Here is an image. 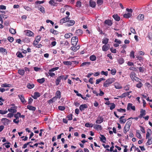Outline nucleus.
Here are the masks:
<instances>
[{"label": "nucleus", "mask_w": 152, "mask_h": 152, "mask_svg": "<svg viewBox=\"0 0 152 152\" xmlns=\"http://www.w3.org/2000/svg\"><path fill=\"white\" fill-rule=\"evenodd\" d=\"M115 78L113 77L108 79L104 83L103 86L105 87H108L110 84L113 83L115 81Z\"/></svg>", "instance_id": "f257e3e1"}, {"label": "nucleus", "mask_w": 152, "mask_h": 152, "mask_svg": "<svg viewBox=\"0 0 152 152\" xmlns=\"http://www.w3.org/2000/svg\"><path fill=\"white\" fill-rule=\"evenodd\" d=\"M78 37L76 36L73 37L71 39V43L72 45L76 46L78 42Z\"/></svg>", "instance_id": "f03ea898"}, {"label": "nucleus", "mask_w": 152, "mask_h": 152, "mask_svg": "<svg viewBox=\"0 0 152 152\" xmlns=\"http://www.w3.org/2000/svg\"><path fill=\"white\" fill-rule=\"evenodd\" d=\"M41 37L40 35H38L35 38V40L34 42L33 45L34 46H35L38 44L40 40Z\"/></svg>", "instance_id": "7ed1b4c3"}, {"label": "nucleus", "mask_w": 152, "mask_h": 152, "mask_svg": "<svg viewBox=\"0 0 152 152\" xmlns=\"http://www.w3.org/2000/svg\"><path fill=\"white\" fill-rule=\"evenodd\" d=\"M70 19V18L68 17V16H67L65 18L61 19L60 20V23L61 24H62L65 23L67 22Z\"/></svg>", "instance_id": "20e7f679"}, {"label": "nucleus", "mask_w": 152, "mask_h": 152, "mask_svg": "<svg viewBox=\"0 0 152 152\" xmlns=\"http://www.w3.org/2000/svg\"><path fill=\"white\" fill-rule=\"evenodd\" d=\"M26 35L29 37H33L34 33L31 31L27 30L24 31Z\"/></svg>", "instance_id": "39448f33"}, {"label": "nucleus", "mask_w": 152, "mask_h": 152, "mask_svg": "<svg viewBox=\"0 0 152 152\" xmlns=\"http://www.w3.org/2000/svg\"><path fill=\"white\" fill-rule=\"evenodd\" d=\"M61 44L62 46L64 48L68 47L69 45V44L67 41H61Z\"/></svg>", "instance_id": "423d86ee"}, {"label": "nucleus", "mask_w": 152, "mask_h": 152, "mask_svg": "<svg viewBox=\"0 0 152 152\" xmlns=\"http://www.w3.org/2000/svg\"><path fill=\"white\" fill-rule=\"evenodd\" d=\"M1 120L3 122V124L6 126L7 125L11 122L10 121L5 118H2Z\"/></svg>", "instance_id": "0eeeda50"}, {"label": "nucleus", "mask_w": 152, "mask_h": 152, "mask_svg": "<svg viewBox=\"0 0 152 152\" xmlns=\"http://www.w3.org/2000/svg\"><path fill=\"white\" fill-rule=\"evenodd\" d=\"M130 109L134 111L135 110V107L134 106H133L132 103H129L127 104V110H129Z\"/></svg>", "instance_id": "6e6552de"}, {"label": "nucleus", "mask_w": 152, "mask_h": 152, "mask_svg": "<svg viewBox=\"0 0 152 152\" xmlns=\"http://www.w3.org/2000/svg\"><path fill=\"white\" fill-rule=\"evenodd\" d=\"M75 23V21L73 20H69L67 21V23L66 24V26H70L74 25Z\"/></svg>", "instance_id": "1a4fd4ad"}, {"label": "nucleus", "mask_w": 152, "mask_h": 152, "mask_svg": "<svg viewBox=\"0 0 152 152\" xmlns=\"http://www.w3.org/2000/svg\"><path fill=\"white\" fill-rule=\"evenodd\" d=\"M17 107L14 106L13 107H11L10 108L8 109V111L12 113H15L16 112Z\"/></svg>", "instance_id": "9d476101"}, {"label": "nucleus", "mask_w": 152, "mask_h": 152, "mask_svg": "<svg viewBox=\"0 0 152 152\" xmlns=\"http://www.w3.org/2000/svg\"><path fill=\"white\" fill-rule=\"evenodd\" d=\"M103 118L101 116H99L97 120L96 121V123L98 124H100L103 122Z\"/></svg>", "instance_id": "9b49d317"}, {"label": "nucleus", "mask_w": 152, "mask_h": 152, "mask_svg": "<svg viewBox=\"0 0 152 152\" xmlns=\"http://www.w3.org/2000/svg\"><path fill=\"white\" fill-rule=\"evenodd\" d=\"M110 48L109 44H105L102 47V50L103 51H106L108 50Z\"/></svg>", "instance_id": "f8f14e48"}, {"label": "nucleus", "mask_w": 152, "mask_h": 152, "mask_svg": "<svg viewBox=\"0 0 152 152\" xmlns=\"http://www.w3.org/2000/svg\"><path fill=\"white\" fill-rule=\"evenodd\" d=\"M88 107V106L86 104H83L81 105L79 107L80 110L81 111H83L85 109Z\"/></svg>", "instance_id": "ddd939ff"}, {"label": "nucleus", "mask_w": 152, "mask_h": 152, "mask_svg": "<svg viewBox=\"0 0 152 152\" xmlns=\"http://www.w3.org/2000/svg\"><path fill=\"white\" fill-rule=\"evenodd\" d=\"M130 77L132 81H134V79L136 77V74L134 72H132L130 74Z\"/></svg>", "instance_id": "4468645a"}, {"label": "nucleus", "mask_w": 152, "mask_h": 152, "mask_svg": "<svg viewBox=\"0 0 152 152\" xmlns=\"http://www.w3.org/2000/svg\"><path fill=\"white\" fill-rule=\"evenodd\" d=\"M57 98V97L56 96H55L53 97L52 98L50 99L48 101V103L49 104H50L51 103L54 102L56 100Z\"/></svg>", "instance_id": "2eb2a0df"}, {"label": "nucleus", "mask_w": 152, "mask_h": 152, "mask_svg": "<svg viewBox=\"0 0 152 152\" xmlns=\"http://www.w3.org/2000/svg\"><path fill=\"white\" fill-rule=\"evenodd\" d=\"M104 23L109 26H111L113 24L112 21L110 20H106L104 21Z\"/></svg>", "instance_id": "dca6fc26"}, {"label": "nucleus", "mask_w": 152, "mask_h": 152, "mask_svg": "<svg viewBox=\"0 0 152 152\" xmlns=\"http://www.w3.org/2000/svg\"><path fill=\"white\" fill-rule=\"evenodd\" d=\"M94 128L96 129L101 130L102 129V127L100 125L98 124H94Z\"/></svg>", "instance_id": "f3484780"}, {"label": "nucleus", "mask_w": 152, "mask_h": 152, "mask_svg": "<svg viewBox=\"0 0 152 152\" xmlns=\"http://www.w3.org/2000/svg\"><path fill=\"white\" fill-rule=\"evenodd\" d=\"M144 15L143 14H140L137 17V19L139 20L142 21L144 20Z\"/></svg>", "instance_id": "a211bd4d"}, {"label": "nucleus", "mask_w": 152, "mask_h": 152, "mask_svg": "<svg viewBox=\"0 0 152 152\" xmlns=\"http://www.w3.org/2000/svg\"><path fill=\"white\" fill-rule=\"evenodd\" d=\"M89 5L92 7H95L96 6V2L92 0H90Z\"/></svg>", "instance_id": "6ab92c4d"}, {"label": "nucleus", "mask_w": 152, "mask_h": 152, "mask_svg": "<svg viewBox=\"0 0 152 152\" xmlns=\"http://www.w3.org/2000/svg\"><path fill=\"white\" fill-rule=\"evenodd\" d=\"M75 34L77 36L81 35L83 34V31L80 29H78L76 30Z\"/></svg>", "instance_id": "aec40b11"}, {"label": "nucleus", "mask_w": 152, "mask_h": 152, "mask_svg": "<svg viewBox=\"0 0 152 152\" xmlns=\"http://www.w3.org/2000/svg\"><path fill=\"white\" fill-rule=\"evenodd\" d=\"M19 98L20 99L21 102L23 104H25L26 102L23 96H18Z\"/></svg>", "instance_id": "412c9836"}, {"label": "nucleus", "mask_w": 152, "mask_h": 152, "mask_svg": "<svg viewBox=\"0 0 152 152\" xmlns=\"http://www.w3.org/2000/svg\"><path fill=\"white\" fill-rule=\"evenodd\" d=\"M1 87L3 88H5L7 87H12V85L11 84L5 83L1 84Z\"/></svg>", "instance_id": "4be33fe9"}, {"label": "nucleus", "mask_w": 152, "mask_h": 152, "mask_svg": "<svg viewBox=\"0 0 152 152\" xmlns=\"http://www.w3.org/2000/svg\"><path fill=\"white\" fill-rule=\"evenodd\" d=\"M113 17L116 21H119L120 20V18L118 14H114L113 15Z\"/></svg>", "instance_id": "5701e85b"}, {"label": "nucleus", "mask_w": 152, "mask_h": 152, "mask_svg": "<svg viewBox=\"0 0 152 152\" xmlns=\"http://www.w3.org/2000/svg\"><path fill=\"white\" fill-rule=\"evenodd\" d=\"M61 77L60 76H58L56 80V86H58L60 83L61 82Z\"/></svg>", "instance_id": "b1692460"}, {"label": "nucleus", "mask_w": 152, "mask_h": 152, "mask_svg": "<svg viewBox=\"0 0 152 152\" xmlns=\"http://www.w3.org/2000/svg\"><path fill=\"white\" fill-rule=\"evenodd\" d=\"M91 64V62H86L83 63L80 65L81 66H88Z\"/></svg>", "instance_id": "393cba45"}, {"label": "nucleus", "mask_w": 152, "mask_h": 152, "mask_svg": "<svg viewBox=\"0 0 152 152\" xmlns=\"http://www.w3.org/2000/svg\"><path fill=\"white\" fill-rule=\"evenodd\" d=\"M130 127L126 125H125L124 127V133L126 134V132H128L130 129Z\"/></svg>", "instance_id": "a878e982"}, {"label": "nucleus", "mask_w": 152, "mask_h": 152, "mask_svg": "<svg viewBox=\"0 0 152 152\" xmlns=\"http://www.w3.org/2000/svg\"><path fill=\"white\" fill-rule=\"evenodd\" d=\"M114 86L115 88L116 89H119L122 88L121 86L118 83H115Z\"/></svg>", "instance_id": "bb28decb"}, {"label": "nucleus", "mask_w": 152, "mask_h": 152, "mask_svg": "<svg viewBox=\"0 0 152 152\" xmlns=\"http://www.w3.org/2000/svg\"><path fill=\"white\" fill-rule=\"evenodd\" d=\"M74 62V61H64L63 62V63L65 65H71L72 64V62Z\"/></svg>", "instance_id": "cd10ccee"}, {"label": "nucleus", "mask_w": 152, "mask_h": 152, "mask_svg": "<svg viewBox=\"0 0 152 152\" xmlns=\"http://www.w3.org/2000/svg\"><path fill=\"white\" fill-rule=\"evenodd\" d=\"M89 59L91 61H94L96 60V57L95 55H93L90 56Z\"/></svg>", "instance_id": "c85d7f7f"}, {"label": "nucleus", "mask_w": 152, "mask_h": 152, "mask_svg": "<svg viewBox=\"0 0 152 152\" xmlns=\"http://www.w3.org/2000/svg\"><path fill=\"white\" fill-rule=\"evenodd\" d=\"M151 132V130L150 129H148L147 131V134L146 135V138L147 139L149 137L150 135V134Z\"/></svg>", "instance_id": "c756f323"}, {"label": "nucleus", "mask_w": 152, "mask_h": 152, "mask_svg": "<svg viewBox=\"0 0 152 152\" xmlns=\"http://www.w3.org/2000/svg\"><path fill=\"white\" fill-rule=\"evenodd\" d=\"M109 39L107 38H104L102 40V43L104 45L107 44L108 42Z\"/></svg>", "instance_id": "7c9ffc66"}, {"label": "nucleus", "mask_w": 152, "mask_h": 152, "mask_svg": "<svg viewBox=\"0 0 152 152\" xmlns=\"http://www.w3.org/2000/svg\"><path fill=\"white\" fill-rule=\"evenodd\" d=\"M105 80V78L103 77L100 78L99 79H97L96 80V84H99L102 81L104 80Z\"/></svg>", "instance_id": "2f4dec72"}, {"label": "nucleus", "mask_w": 152, "mask_h": 152, "mask_svg": "<svg viewBox=\"0 0 152 152\" xmlns=\"http://www.w3.org/2000/svg\"><path fill=\"white\" fill-rule=\"evenodd\" d=\"M27 108L29 110L32 111H35L36 109L35 107H33L31 105H28L27 106Z\"/></svg>", "instance_id": "473e14b6"}, {"label": "nucleus", "mask_w": 152, "mask_h": 152, "mask_svg": "<svg viewBox=\"0 0 152 152\" xmlns=\"http://www.w3.org/2000/svg\"><path fill=\"white\" fill-rule=\"evenodd\" d=\"M132 14L131 13H127V14H124L123 16L125 18H129L131 17Z\"/></svg>", "instance_id": "72a5a7b5"}, {"label": "nucleus", "mask_w": 152, "mask_h": 152, "mask_svg": "<svg viewBox=\"0 0 152 152\" xmlns=\"http://www.w3.org/2000/svg\"><path fill=\"white\" fill-rule=\"evenodd\" d=\"M145 110L142 109L140 111V117H142L143 116L145 115Z\"/></svg>", "instance_id": "f704fd0d"}, {"label": "nucleus", "mask_w": 152, "mask_h": 152, "mask_svg": "<svg viewBox=\"0 0 152 152\" xmlns=\"http://www.w3.org/2000/svg\"><path fill=\"white\" fill-rule=\"evenodd\" d=\"M101 137H100L101 140L102 141L103 143H105V141H106V138L105 136L102 135H101Z\"/></svg>", "instance_id": "c9c22d12"}, {"label": "nucleus", "mask_w": 152, "mask_h": 152, "mask_svg": "<svg viewBox=\"0 0 152 152\" xmlns=\"http://www.w3.org/2000/svg\"><path fill=\"white\" fill-rule=\"evenodd\" d=\"M0 53H6V54H7V51L6 49L3 48H0Z\"/></svg>", "instance_id": "e433bc0d"}, {"label": "nucleus", "mask_w": 152, "mask_h": 152, "mask_svg": "<svg viewBox=\"0 0 152 152\" xmlns=\"http://www.w3.org/2000/svg\"><path fill=\"white\" fill-rule=\"evenodd\" d=\"M139 131L138 130H136V136L139 139H141L142 138V137L141 134L139 132Z\"/></svg>", "instance_id": "4c0bfd02"}, {"label": "nucleus", "mask_w": 152, "mask_h": 152, "mask_svg": "<svg viewBox=\"0 0 152 152\" xmlns=\"http://www.w3.org/2000/svg\"><path fill=\"white\" fill-rule=\"evenodd\" d=\"M34 85L33 84H31L30 83H28L27 86V87L29 89H31L33 88L34 87Z\"/></svg>", "instance_id": "58836bf2"}, {"label": "nucleus", "mask_w": 152, "mask_h": 152, "mask_svg": "<svg viewBox=\"0 0 152 152\" xmlns=\"http://www.w3.org/2000/svg\"><path fill=\"white\" fill-rule=\"evenodd\" d=\"M18 73L20 75H23L25 73V71L23 69H19L18 71Z\"/></svg>", "instance_id": "ea45409f"}, {"label": "nucleus", "mask_w": 152, "mask_h": 152, "mask_svg": "<svg viewBox=\"0 0 152 152\" xmlns=\"http://www.w3.org/2000/svg\"><path fill=\"white\" fill-rule=\"evenodd\" d=\"M37 82L40 83L42 84L45 81V79L44 78H42L40 79H37Z\"/></svg>", "instance_id": "a19ab883"}, {"label": "nucleus", "mask_w": 152, "mask_h": 152, "mask_svg": "<svg viewBox=\"0 0 152 152\" xmlns=\"http://www.w3.org/2000/svg\"><path fill=\"white\" fill-rule=\"evenodd\" d=\"M61 77V80H66V79L67 78L68 75H60Z\"/></svg>", "instance_id": "79ce46f5"}, {"label": "nucleus", "mask_w": 152, "mask_h": 152, "mask_svg": "<svg viewBox=\"0 0 152 152\" xmlns=\"http://www.w3.org/2000/svg\"><path fill=\"white\" fill-rule=\"evenodd\" d=\"M94 125L92 124H89V123H86L85 124V126L87 127H94Z\"/></svg>", "instance_id": "37998d69"}, {"label": "nucleus", "mask_w": 152, "mask_h": 152, "mask_svg": "<svg viewBox=\"0 0 152 152\" xmlns=\"http://www.w3.org/2000/svg\"><path fill=\"white\" fill-rule=\"evenodd\" d=\"M143 86L142 84L140 81H139L138 83L136 84V86L138 88H141Z\"/></svg>", "instance_id": "c03bdc74"}, {"label": "nucleus", "mask_w": 152, "mask_h": 152, "mask_svg": "<svg viewBox=\"0 0 152 152\" xmlns=\"http://www.w3.org/2000/svg\"><path fill=\"white\" fill-rule=\"evenodd\" d=\"M118 63L120 64H122L124 62V60L123 58H120L118 61Z\"/></svg>", "instance_id": "a18cd8bd"}, {"label": "nucleus", "mask_w": 152, "mask_h": 152, "mask_svg": "<svg viewBox=\"0 0 152 152\" xmlns=\"http://www.w3.org/2000/svg\"><path fill=\"white\" fill-rule=\"evenodd\" d=\"M152 143V138H149L148 141L146 143V145H148L151 144Z\"/></svg>", "instance_id": "49530a36"}, {"label": "nucleus", "mask_w": 152, "mask_h": 152, "mask_svg": "<svg viewBox=\"0 0 152 152\" xmlns=\"http://www.w3.org/2000/svg\"><path fill=\"white\" fill-rule=\"evenodd\" d=\"M10 32L12 34H14L16 33V30L15 29L11 28L9 29Z\"/></svg>", "instance_id": "de8ad7c7"}, {"label": "nucleus", "mask_w": 152, "mask_h": 152, "mask_svg": "<svg viewBox=\"0 0 152 152\" xmlns=\"http://www.w3.org/2000/svg\"><path fill=\"white\" fill-rule=\"evenodd\" d=\"M39 10L42 13H44L45 12V9L44 7L42 6H41L39 8Z\"/></svg>", "instance_id": "09e8293b"}, {"label": "nucleus", "mask_w": 152, "mask_h": 152, "mask_svg": "<svg viewBox=\"0 0 152 152\" xmlns=\"http://www.w3.org/2000/svg\"><path fill=\"white\" fill-rule=\"evenodd\" d=\"M16 55L19 58H23L24 56L20 52H18L16 53Z\"/></svg>", "instance_id": "8fccbe9b"}, {"label": "nucleus", "mask_w": 152, "mask_h": 152, "mask_svg": "<svg viewBox=\"0 0 152 152\" xmlns=\"http://www.w3.org/2000/svg\"><path fill=\"white\" fill-rule=\"evenodd\" d=\"M56 2L53 0H51L49 1V3L52 5L54 6L56 4Z\"/></svg>", "instance_id": "3c124183"}, {"label": "nucleus", "mask_w": 152, "mask_h": 152, "mask_svg": "<svg viewBox=\"0 0 152 152\" xmlns=\"http://www.w3.org/2000/svg\"><path fill=\"white\" fill-rule=\"evenodd\" d=\"M50 32L55 35H57L58 34V32L52 28L50 29Z\"/></svg>", "instance_id": "603ef678"}, {"label": "nucleus", "mask_w": 152, "mask_h": 152, "mask_svg": "<svg viewBox=\"0 0 152 152\" xmlns=\"http://www.w3.org/2000/svg\"><path fill=\"white\" fill-rule=\"evenodd\" d=\"M80 96L83 99L86 100H88V98L90 97V96Z\"/></svg>", "instance_id": "864d4df0"}, {"label": "nucleus", "mask_w": 152, "mask_h": 152, "mask_svg": "<svg viewBox=\"0 0 152 152\" xmlns=\"http://www.w3.org/2000/svg\"><path fill=\"white\" fill-rule=\"evenodd\" d=\"M19 115H20V113H17L14 115V117L16 118L15 119H16L18 120L19 117H20Z\"/></svg>", "instance_id": "5fc2aeb1"}, {"label": "nucleus", "mask_w": 152, "mask_h": 152, "mask_svg": "<svg viewBox=\"0 0 152 152\" xmlns=\"http://www.w3.org/2000/svg\"><path fill=\"white\" fill-rule=\"evenodd\" d=\"M103 0H97L96 3L98 6L101 5L103 3Z\"/></svg>", "instance_id": "6e6d98bb"}, {"label": "nucleus", "mask_w": 152, "mask_h": 152, "mask_svg": "<svg viewBox=\"0 0 152 152\" xmlns=\"http://www.w3.org/2000/svg\"><path fill=\"white\" fill-rule=\"evenodd\" d=\"M72 34L69 33H68L64 35V37L66 39H68L70 37V34Z\"/></svg>", "instance_id": "4d7b16f0"}, {"label": "nucleus", "mask_w": 152, "mask_h": 152, "mask_svg": "<svg viewBox=\"0 0 152 152\" xmlns=\"http://www.w3.org/2000/svg\"><path fill=\"white\" fill-rule=\"evenodd\" d=\"M110 104H111V106L110 107V109L112 110L115 108V105L113 103H110Z\"/></svg>", "instance_id": "13d9d810"}, {"label": "nucleus", "mask_w": 152, "mask_h": 152, "mask_svg": "<svg viewBox=\"0 0 152 152\" xmlns=\"http://www.w3.org/2000/svg\"><path fill=\"white\" fill-rule=\"evenodd\" d=\"M58 68H59V67H54V68H52L49 70V72H52L58 69Z\"/></svg>", "instance_id": "bf43d9fd"}, {"label": "nucleus", "mask_w": 152, "mask_h": 152, "mask_svg": "<svg viewBox=\"0 0 152 152\" xmlns=\"http://www.w3.org/2000/svg\"><path fill=\"white\" fill-rule=\"evenodd\" d=\"M139 72H140L143 73L145 71V68L143 67H140L139 68Z\"/></svg>", "instance_id": "052dcab7"}, {"label": "nucleus", "mask_w": 152, "mask_h": 152, "mask_svg": "<svg viewBox=\"0 0 152 152\" xmlns=\"http://www.w3.org/2000/svg\"><path fill=\"white\" fill-rule=\"evenodd\" d=\"M24 8L27 11H31L32 10L31 8L28 6H24Z\"/></svg>", "instance_id": "680f3d73"}, {"label": "nucleus", "mask_w": 152, "mask_h": 152, "mask_svg": "<svg viewBox=\"0 0 152 152\" xmlns=\"http://www.w3.org/2000/svg\"><path fill=\"white\" fill-rule=\"evenodd\" d=\"M108 72H104V71H102L101 72V74L102 75H104L106 76H107L108 75Z\"/></svg>", "instance_id": "e2e57ef3"}, {"label": "nucleus", "mask_w": 152, "mask_h": 152, "mask_svg": "<svg viewBox=\"0 0 152 152\" xmlns=\"http://www.w3.org/2000/svg\"><path fill=\"white\" fill-rule=\"evenodd\" d=\"M132 124V121L131 120H129L126 123L125 125L130 126Z\"/></svg>", "instance_id": "0e129e2a"}, {"label": "nucleus", "mask_w": 152, "mask_h": 152, "mask_svg": "<svg viewBox=\"0 0 152 152\" xmlns=\"http://www.w3.org/2000/svg\"><path fill=\"white\" fill-rule=\"evenodd\" d=\"M76 6L77 7H80L81 6V2L80 1H77L76 3Z\"/></svg>", "instance_id": "69168bd1"}, {"label": "nucleus", "mask_w": 152, "mask_h": 152, "mask_svg": "<svg viewBox=\"0 0 152 152\" xmlns=\"http://www.w3.org/2000/svg\"><path fill=\"white\" fill-rule=\"evenodd\" d=\"M111 71V73L112 75H114L115 74V73H116V69H113Z\"/></svg>", "instance_id": "338daca9"}, {"label": "nucleus", "mask_w": 152, "mask_h": 152, "mask_svg": "<svg viewBox=\"0 0 152 152\" xmlns=\"http://www.w3.org/2000/svg\"><path fill=\"white\" fill-rule=\"evenodd\" d=\"M130 31L133 34H136V32L135 31V30L133 28L131 27L130 28Z\"/></svg>", "instance_id": "774afa93"}]
</instances>
